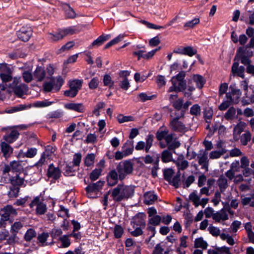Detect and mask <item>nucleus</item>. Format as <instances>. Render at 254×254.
Returning <instances> with one entry per match:
<instances>
[{
	"label": "nucleus",
	"mask_w": 254,
	"mask_h": 254,
	"mask_svg": "<svg viewBox=\"0 0 254 254\" xmlns=\"http://www.w3.org/2000/svg\"><path fill=\"white\" fill-rule=\"evenodd\" d=\"M133 193L134 190L131 187L120 184L113 189L111 196L115 202H120L131 197Z\"/></svg>",
	"instance_id": "nucleus-1"
},
{
	"label": "nucleus",
	"mask_w": 254,
	"mask_h": 254,
	"mask_svg": "<svg viewBox=\"0 0 254 254\" xmlns=\"http://www.w3.org/2000/svg\"><path fill=\"white\" fill-rule=\"evenodd\" d=\"M186 72L181 71L176 76L172 77L171 82L172 85L169 88V92H184L187 88V82L185 80Z\"/></svg>",
	"instance_id": "nucleus-2"
},
{
	"label": "nucleus",
	"mask_w": 254,
	"mask_h": 254,
	"mask_svg": "<svg viewBox=\"0 0 254 254\" xmlns=\"http://www.w3.org/2000/svg\"><path fill=\"white\" fill-rule=\"evenodd\" d=\"M147 213L149 218L148 229L151 232L149 241L151 242V238L154 236L156 233L155 227L159 225V216L157 215V210L154 207L149 208Z\"/></svg>",
	"instance_id": "nucleus-3"
},
{
	"label": "nucleus",
	"mask_w": 254,
	"mask_h": 254,
	"mask_svg": "<svg viewBox=\"0 0 254 254\" xmlns=\"http://www.w3.org/2000/svg\"><path fill=\"white\" fill-rule=\"evenodd\" d=\"M117 171L120 180H123L127 174L131 173L133 170L132 163L128 161L120 163L117 166Z\"/></svg>",
	"instance_id": "nucleus-4"
},
{
	"label": "nucleus",
	"mask_w": 254,
	"mask_h": 254,
	"mask_svg": "<svg viewBox=\"0 0 254 254\" xmlns=\"http://www.w3.org/2000/svg\"><path fill=\"white\" fill-rule=\"evenodd\" d=\"M17 215V211L11 205H7L0 210L1 219L3 221H10L11 218Z\"/></svg>",
	"instance_id": "nucleus-5"
},
{
	"label": "nucleus",
	"mask_w": 254,
	"mask_h": 254,
	"mask_svg": "<svg viewBox=\"0 0 254 254\" xmlns=\"http://www.w3.org/2000/svg\"><path fill=\"white\" fill-rule=\"evenodd\" d=\"M0 78L5 84L12 79V71L6 64H0Z\"/></svg>",
	"instance_id": "nucleus-6"
},
{
	"label": "nucleus",
	"mask_w": 254,
	"mask_h": 254,
	"mask_svg": "<svg viewBox=\"0 0 254 254\" xmlns=\"http://www.w3.org/2000/svg\"><path fill=\"white\" fill-rule=\"evenodd\" d=\"M245 51L246 50L244 49V47H239L237 50L236 54L234 58V61H238L239 59H241L242 64L245 65H248L251 64V61L249 57L246 56Z\"/></svg>",
	"instance_id": "nucleus-7"
},
{
	"label": "nucleus",
	"mask_w": 254,
	"mask_h": 254,
	"mask_svg": "<svg viewBox=\"0 0 254 254\" xmlns=\"http://www.w3.org/2000/svg\"><path fill=\"white\" fill-rule=\"evenodd\" d=\"M130 72L128 71H121L119 73L120 87L123 90H127L130 87V83L127 77Z\"/></svg>",
	"instance_id": "nucleus-8"
},
{
	"label": "nucleus",
	"mask_w": 254,
	"mask_h": 254,
	"mask_svg": "<svg viewBox=\"0 0 254 254\" xmlns=\"http://www.w3.org/2000/svg\"><path fill=\"white\" fill-rule=\"evenodd\" d=\"M32 35V30L29 27H23L17 32L18 37L24 42L28 41Z\"/></svg>",
	"instance_id": "nucleus-9"
},
{
	"label": "nucleus",
	"mask_w": 254,
	"mask_h": 254,
	"mask_svg": "<svg viewBox=\"0 0 254 254\" xmlns=\"http://www.w3.org/2000/svg\"><path fill=\"white\" fill-rule=\"evenodd\" d=\"M37 206L36 211L39 214H43L45 213L47 207L46 205L43 202H40V197H36L30 204V207L32 208Z\"/></svg>",
	"instance_id": "nucleus-10"
},
{
	"label": "nucleus",
	"mask_w": 254,
	"mask_h": 254,
	"mask_svg": "<svg viewBox=\"0 0 254 254\" xmlns=\"http://www.w3.org/2000/svg\"><path fill=\"white\" fill-rule=\"evenodd\" d=\"M181 117H176L170 121V125L172 129L175 131L183 132L185 131V125L179 121Z\"/></svg>",
	"instance_id": "nucleus-11"
},
{
	"label": "nucleus",
	"mask_w": 254,
	"mask_h": 254,
	"mask_svg": "<svg viewBox=\"0 0 254 254\" xmlns=\"http://www.w3.org/2000/svg\"><path fill=\"white\" fill-rule=\"evenodd\" d=\"M47 176L57 180L61 177V171L59 167H55L53 164H50L48 169Z\"/></svg>",
	"instance_id": "nucleus-12"
},
{
	"label": "nucleus",
	"mask_w": 254,
	"mask_h": 254,
	"mask_svg": "<svg viewBox=\"0 0 254 254\" xmlns=\"http://www.w3.org/2000/svg\"><path fill=\"white\" fill-rule=\"evenodd\" d=\"M238 62H234L232 65L231 71L234 74H237L238 76L245 78L244 71L245 68L244 66H239Z\"/></svg>",
	"instance_id": "nucleus-13"
},
{
	"label": "nucleus",
	"mask_w": 254,
	"mask_h": 254,
	"mask_svg": "<svg viewBox=\"0 0 254 254\" xmlns=\"http://www.w3.org/2000/svg\"><path fill=\"white\" fill-rule=\"evenodd\" d=\"M107 183L109 186H113L117 184L118 175L116 170H113L110 172L107 177Z\"/></svg>",
	"instance_id": "nucleus-14"
},
{
	"label": "nucleus",
	"mask_w": 254,
	"mask_h": 254,
	"mask_svg": "<svg viewBox=\"0 0 254 254\" xmlns=\"http://www.w3.org/2000/svg\"><path fill=\"white\" fill-rule=\"evenodd\" d=\"M158 196L153 191H148L144 194V202L150 205L154 203L157 200Z\"/></svg>",
	"instance_id": "nucleus-15"
},
{
	"label": "nucleus",
	"mask_w": 254,
	"mask_h": 254,
	"mask_svg": "<svg viewBox=\"0 0 254 254\" xmlns=\"http://www.w3.org/2000/svg\"><path fill=\"white\" fill-rule=\"evenodd\" d=\"M134 141L132 140H127L122 147L123 151L125 156H127L132 153L134 149Z\"/></svg>",
	"instance_id": "nucleus-16"
},
{
	"label": "nucleus",
	"mask_w": 254,
	"mask_h": 254,
	"mask_svg": "<svg viewBox=\"0 0 254 254\" xmlns=\"http://www.w3.org/2000/svg\"><path fill=\"white\" fill-rule=\"evenodd\" d=\"M19 133L15 129H12L8 134L3 136V139L8 143H11L15 141L19 137Z\"/></svg>",
	"instance_id": "nucleus-17"
},
{
	"label": "nucleus",
	"mask_w": 254,
	"mask_h": 254,
	"mask_svg": "<svg viewBox=\"0 0 254 254\" xmlns=\"http://www.w3.org/2000/svg\"><path fill=\"white\" fill-rule=\"evenodd\" d=\"M25 222V218H22L18 221H16L11 225L10 231L14 235H16L19 231L23 227V223Z\"/></svg>",
	"instance_id": "nucleus-18"
},
{
	"label": "nucleus",
	"mask_w": 254,
	"mask_h": 254,
	"mask_svg": "<svg viewBox=\"0 0 254 254\" xmlns=\"http://www.w3.org/2000/svg\"><path fill=\"white\" fill-rule=\"evenodd\" d=\"M64 107L67 109L78 112H82L84 110V106L82 103H68L64 105Z\"/></svg>",
	"instance_id": "nucleus-19"
},
{
	"label": "nucleus",
	"mask_w": 254,
	"mask_h": 254,
	"mask_svg": "<svg viewBox=\"0 0 254 254\" xmlns=\"http://www.w3.org/2000/svg\"><path fill=\"white\" fill-rule=\"evenodd\" d=\"M192 79L195 83L196 87L199 89H202L206 83L205 79L200 74H193Z\"/></svg>",
	"instance_id": "nucleus-20"
},
{
	"label": "nucleus",
	"mask_w": 254,
	"mask_h": 254,
	"mask_svg": "<svg viewBox=\"0 0 254 254\" xmlns=\"http://www.w3.org/2000/svg\"><path fill=\"white\" fill-rule=\"evenodd\" d=\"M1 150L3 153V156L7 158L10 156V154L12 153V148L7 143V142L3 141L1 143Z\"/></svg>",
	"instance_id": "nucleus-21"
},
{
	"label": "nucleus",
	"mask_w": 254,
	"mask_h": 254,
	"mask_svg": "<svg viewBox=\"0 0 254 254\" xmlns=\"http://www.w3.org/2000/svg\"><path fill=\"white\" fill-rule=\"evenodd\" d=\"M27 91V86L24 84H20L18 87L13 90L14 94L19 97H22L23 95L26 94Z\"/></svg>",
	"instance_id": "nucleus-22"
},
{
	"label": "nucleus",
	"mask_w": 254,
	"mask_h": 254,
	"mask_svg": "<svg viewBox=\"0 0 254 254\" xmlns=\"http://www.w3.org/2000/svg\"><path fill=\"white\" fill-rule=\"evenodd\" d=\"M103 185L104 182L99 181L95 183H92L89 185L86 188V190L88 193L98 190L103 187Z\"/></svg>",
	"instance_id": "nucleus-23"
},
{
	"label": "nucleus",
	"mask_w": 254,
	"mask_h": 254,
	"mask_svg": "<svg viewBox=\"0 0 254 254\" xmlns=\"http://www.w3.org/2000/svg\"><path fill=\"white\" fill-rule=\"evenodd\" d=\"M51 82L53 83V86L54 87V90L56 92L59 91L62 85L64 83V80L63 78L59 76L57 77L52 78L51 79Z\"/></svg>",
	"instance_id": "nucleus-24"
},
{
	"label": "nucleus",
	"mask_w": 254,
	"mask_h": 254,
	"mask_svg": "<svg viewBox=\"0 0 254 254\" xmlns=\"http://www.w3.org/2000/svg\"><path fill=\"white\" fill-rule=\"evenodd\" d=\"M64 38L62 30L55 33H49L48 34V39L51 42H57Z\"/></svg>",
	"instance_id": "nucleus-25"
},
{
	"label": "nucleus",
	"mask_w": 254,
	"mask_h": 254,
	"mask_svg": "<svg viewBox=\"0 0 254 254\" xmlns=\"http://www.w3.org/2000/svg\"><path fill=\"white\" fill-rule=\"evenodd\" d=\"M34 76L38 81H42L46 76V72L41 66H37L34 73Z\"/></svg>",
	"instance_id": "nucleus-26"
},
{
	"label": "nucleus",
	"mask_w": 254,
	"mask_h": 254,
	"mask_svg": "<svg viewBox=\"0 0 254 254\" xmlns=\"http://www.w3.org/2000/svg\"><path fill=\"white\" fill-rule=\"evenodd\" d=\"M161 160L163 163H168L171 161L175 162L173 159L172 152L168 149L165 150L162 152Z\"/></svg>",
	"instance_id": "nucleus-27"
},
{
	"label": "nucleus",
	"mask_w": 254,
	"mask_h": 254,
	"mask_svg": "<svg viewBox=\"0 0 254 254\" xmlns=\"http://www.w3.org/2000/svg\"><path fill=\"white\" fill-rule=\"evenodd\" d=\"M111 36L109 35H101L99 36L96 40H94L92 45L90 46V48L94 46L98 47L101 45L104 42L108 40L110 38Z\"/></svg>",
	"instance_id": "nucleus-28"
},
{
	"label": "nucleus",
	"mask_w": 254,
	"mask_h": 254,
	"mask_svg": "<svg viewBox=\"0 0 254 254\" xmlns=\"http://www.w3.org/2000/svg\"><path fill=\"white\" fill-rule=\"evenodd\" d=\"M83 81L79 79H75L69 82V88L77 92L81 89Z\"/></svg>",
	"instance_id": "nucleus-29"
},
{
	"label": "nucleus",
	"mask_w": 254,
	"mask_h": 254,
	"mask_svg": "<svg viewBox=\"0 0 254 254\" xmlns=\"http://www.w3.org/2000/svg\"><path fill=\"white\" fill-rule=\"evenodd\" d=\"M24 182V179L21 177L19 175H17L10 179V183L12 186L18 187L22 186Z\"/></svg>",
	"instance_id": "nucleus-30"
},
{
	"label": "nucleus",
	"mask_w": 254,
	"mask_h": 254,
	"mask_svg": "<svg viewBox=\"0 0 254 254\" xmlns=\"http://www.w3.org/2000/svg\"><path fill=\"white\" fill-rule=\"evenodd\" d=\"M208 244L206 241L203 240L202 237H199L195 239L194 241V248H201L203 250L207 249Z\"/></svg>",
	"instance_id": "nucleus-31"
},
{
	"label": "nucleus",
	"mask_w": 254,
	"mask_h": 254,
	"mask_svg": "<svg viewBox=\"0 0 254 254\" xmlns=\"http://www.w3.org/2000/svg\"><path fill=\"white\" fill-rule=\"evenodd\" d=\"M200 153L199 155L197 156V158L198 159V163L199 164H202L205 163H208V153L206 151H204L203 149L200 150L199 151Z\"/></svg>",
	"instance_id": "nucleus-32"
},
{
	"label": "nucleus",
	"mask_w": 254,
	"mask_h": 254,
	"mask_svg": "<svg viewBox=\"0 0 254 254\" xmlns=\"http://www.w3.org/2000/svg\"><path fill=\"white\" fill-rule=\"evenodd\" d=\"M180 177L181 173L180 171H178L176 175L173 178V179H171V181L168 182L169 184L174 186L176 189L179 188L180 187L179 183L180 182Z\"/></svg>",
	"instance_id": "nucleus-33"
},
{
	"label": "nucleus",
	"mask_w": 254,
	"mask_h": 254,
	"mask_svg": "<svg viewBox=\"0 0 254 254\" xmlns=\"http://www.w3.org/2000/svg\"><path fill=\"white\" fill-rule=\"evenodd\" d=\"M50 156V154L46 152H44L41 156V158L35 164V166L38 168L42 167L43 165L46 163V159L47 157Z\"/></svg>",
	"instance_id": "nucleus-34"
},
{
	"label": "nucleus",
	"mask_w": 254,
	"mask_h": 254,
	"mask_svg": "<svg viewBox=\"0 0 254 254\" xmlns=\"http://www.w3.org/2000/svg\"><path fill=\"white\" fill-rule=\"evenodd\" d=\"M12 172H19L23 169V166L19 161H13L10 162Z\"/></svg>",
	"instance_id": "nucleus-35"
},
{
	"label": "nucleus",
	"mask_w": 254,
	"mask_h": 254,
	"mask_svg": "<svg viewBox=\"0 0 254 254\" xmlns=\"http://www.w3.org/2000/svg\"><path fill=\"white\" fill-rule=\"evenodd\" d=\"M30 106H27L26 105H19L13 107L11 108L10 109L7 110L6 112L7 113H13L16 112H19L21 111H23L26 110L28 108H30Z\"/></svg>",
	"instance_id": "nucleus-36"
},
{
	"label": "nucleus",
	"mask_w": 254,
	"mask_h": 254,
	"mask_svg": "<svg viewBox=\"0 0 254 254\" xmlns=\"http://www.w3.org/2000/svg\"><path fill=\"white\" fill-rule=\"evenodd\" d=\"M65 15L67 18H74L76 17V13L69 5L66 4L64 6Z\"/></svg>",
	"instance_id": "nucleus-37"
},
{
	"label": "nucleus",
	"mask_w": 254,
	"mask_h": 254,
	"mask_svg": "<svg viewBox=\"0 0 254 254\" xmlns=\"http://www.w3.org/2000/svg\"><path fill=\"white\" fill-rule=\"evenodd\" d=\"M218 185L221 192H223L228 187L227 180L223 177H220L218 180Z\"/></svg>",
	"instance_id": "nucleus-38"
},
{
	"label": "nucleus",
	"mask_w": 254,
	"mask_h": 254,
	"mask_svg": "<svg viewBox=\"0 0 254 254\" xmlns=\"http://www.w3.org/2000/svg\"><path fill=\"white\" fill-rule=\"evenodd\" d=\"M164 179L168 182L171 181L174 171L172 168H167L163 170Z\"/></svg>",
	"instance_id": "nucleus-39"
},
{
	"label": "nucleus",
	"mask_w": 254,
	"mask_h": 254,
	"mask_svg": "<svg viewBox=\"0 0 254 254\" xmlns=\"http://www.w3.org/2000/svg\"><path fill=\"white\" fill-rule=\"evenodd\" d=\"M36 232L34 229H29L25 234L24 239L27 242H29L33 238L36 237Z\"/></svg>",
	"instance_id": "nucleus-40"
},
{
	"label": "nucleus",
	"mask_w": 254,
	"mask_h": 254,
	"mask_svg": "<svg viewBox=\"0 0 254 254\" xmlns=\"http://www.w3.org/2000/svg\"><path fill=\"white\" fill-rule=\"evenodd\" d=\"M184 55H187L189 57H192L195 55L197 53V50L195 49H193L191 46H187L184 47Z\"/></svg>",
	"instance_id": "nucleus-41"
},
{
	"label": "nucleus",
	"mask_w": 254,
	"mask_h": 254,
	"mask_svg": "<svg viewBox=\"0 0 254 254\" xmlns=\"http://www.w3.org/2000/svg\"><path fill=\"white\" fill-rule=\"evenodd\" d=\"M236 114V109L234 107H230L228 110L227 111V112L224 115V118L225 119L229 121L231 120H232L235 115Z\"/></svg>",
	"instance_id": "nucleus-42"
},
{
	"label": "nucleus",
	"mask_w": 254,
	"mask_h": 254,
	"mask_svg": "<svg viewBox=\"0 0 254 254\" xmlns=\"http://www.w3.org/2000/svg\"><path fill=\"white\" fill-rule=\"evenodd\" d=\"M189 199L193 202L195 207L199 205L200 197L196 194L195 191L191 192L189 195Z\"/></svg>",
	"instance_id": "nucleus-43"
},
{
	"label": "nucleus",
	"mask_w": 254,
	"mask_h": 254,
	"mask_svg": "<svg viewBox=\"0 0 254 254\" xmlns=\"http://www.w3.org/2000/svg\"><path fill=\"white\" fill-rule=\"evenodd\" d=\"M117 120L121 124L125 122L133 121L134 118L131 116H125L122 114H120L117 117Z\"/></svg>",
	"instance_id": "nucleus-44"
},
{
	"label": "nucleus",
	"mask_w": 254,
	"mask_h": 254,
	"mask_svg": "<svg viewBox=\"0 0 254 254\" xmlns=\"http://www.w3.org/2000/svg\"><path fill=\"white\" fill-rule=\"evenodd\" d=\"M251 139V134L249 131H247L244 133L241 139L242 144L243 145H247L248 142Z\"/></svg>",
	"instance_id": "nucleus-45"
},
{
	"label": "nucleus",
	"mask_w": 254,
	"mask_h": 254,
	"mask_svg": "<svg viewBox=\"0 0 254 254\" xmlns=\"http://www.w3.org/2000/svg\"><path fill=\"white\" fill-rule=\"evenodd\" d=\"M200 107L197 104L193 105L190 109V114L195 116L200 115Z\"/></svg>",
	"instance_id": "nucleus-46"
},
{
	"label": "nucleus",
	"mask_w": 254,
	"mask_h": 254,
	"mask_svg": "<svg viewBox=\"0 0 254 254\" xmlns=\"http://www.w3.org/2000/svg\"><path fill=\"white\" fill-rule=\"evenodd\" d=\"M102 169L98 168L94 169L90 174V178L92 181L96 180L100 176Z\"/></svg>",
	"instance_id": "nucleus-47"
},
{
	"label": "nucleus",
	"mask_w": 254,
	"mask_h": 254,
	"mask_svg": "<svg viewBox=\"0 0 254 254\" xmlns=\"http://www.w3.org/2000/svg\"><path fill=\"white\" fill-rule=\"evenodd\" d=\"M19 192V187L12 186L10 187V190L8 192V195L10 197H15L17 196Z\"/></svg>",
	"instance_id": "nucleus-48"
},
{
	"label": "nucleus",
	"mask_w": 254,
	"mask_h": 254,
	"mask_svg": "<svg viewBox=\"0 0 254 254\" xmlns=\"http://www.w3.org/2000/svg\"><path fill=\"white\" fill-rule=\"evenodd\" d=\"M200 22L199 19L198 18H194L191 20H190L186 23L184 25V27H188L189 28H193L195 25L198 24Z\"/></svg>",
	"instance_id": "nucleus-49"
},
{
	"label": "nucleus",
	"mask_w": 254,
	"mask_h": 254,
	"mask_svg": "<svg viewBox=\"0 0 254 254\" xmlns=\"http://www.w3.org/2000/svg\"><path fill=\"white\" fill-rule=\"evenodd\" d=\"M37 154V149L36 148H29L24 156L27 158H33Z\"/></svg>",
	"instance_id": "nucleus-50"
},
{
	"label": "nucleus",
	"mask_w": 254,
	"mask_h": 254,
	"mask_svg": "<svg viewBox=\"0 0 254 254\" xmlns=\"http://www.w3.org/2000/svg\"><path fill=\"white\" fill-rule=\"evenodd\" d=\"M175 163L177 165V167L179 170H184L187 169L189 166V162L187 160H183L181 163H180L179 161H175Z\"/></svg>",
	"instance_id": "nucleus-51"
},
{
	"label": "nucleus",
	"mask_w": 254,
	"mask_h": 254,
	"mask_svg": "<svg viewBox=\"0 0 254 254\" xmlns=\"http://www.w3.org/2000/svg\"><path fill=\"white\" fill-rule=\"evenodd\" d=\"M74 45V43L73 41L67 42L65 45H64L61 48L58 50L57 53L61 54L65 51L69 50Z\"/></svg>",
	"instance_id": "nucleus-52"
},
{
	"label": "nucleus",
	"mask_w": 254,
	"mask_h": 254,
	"mask_svg": "<svg viewBox=\"0 0 254 254\" xmlns=\"http://www.w3.org/2000/svg\"><path fill=\"white\" fill-rule=\"evenodd\" d=\"M49 237L48 233H43L38 236L37 239L38 242L41 244L42 246H44L48 238Z\"/></svg>",
	"instance_id": "nucleus-53"
},
{
	"label": "nucleus",
	"mask_w": 254,
	"mask_h": 254,
	"mask_svg": "<svg viewBox=\"0 0 254 254\" xmlns=\"http://www.w3.org/2000/svg\"><path fill=\"white\" fill-rule=\"evenodd\" d=\"M103 82L105 86L111 87L113 86L114 82L112 80L111 77L108 74L104 75L103 78Z\"/></svg>",
	"instance_id": "nucleus-54"
},
{
	"label": "nucleus",
	"mask_w": 254,
	"mask_h": 254,
	"mask_svg": "<svg viewBox=\"0 0 254 254\" xmlns=\"http://www.w3.org/2000/svg\"><path fill=\"white\" fill-rule=\"evenodd\" d=\"M138 97L142 102H145L147 100H151L156 98L157 96L155 95L149 96L147 95L146 93H141L139 94Z\"/></svg>",
	"instance_id": "nucleus-55"
},
{
	"label": "nucleus",
	"mask_w": 254,
	"mask_h": 254,
	"mask_svg": "<svg viewBox=\"0 0 254 254\" xmlns=\"http://www.w3.org/2000/svg\"><path fill=\"white\" fill-rule=\"evenodd\" d=\"M226 151H224L223 149L222 151L214 150L211 151L209 154L210 158L214 159H217L221 157V156L224 153H225Z\"/></svg>",
	"instance_id": "nucleus-56"
},
{
	"label": "nucleus",
	"mask_w": 254,
	"mask_h": 254,
	"mask_svg": "<svg viewBox=\"0 0 254 254\" xmlns=\"http://www.w3.org/2000/svg\"><path fill=\"white\" fill-rule=\"evenodd\" d=\"M153 140V135L149 134L147 136L146 139V143L145 144V151L146 152H148L149 149L152 146V142Z\"/></svg>",
	"instance_id": "nucleus-57"
},
{
	"label": "nucleus",
	"mask_w": 254,
	"mask_h": 254,
	"mask_svg": "<svg viewBox=\"0 0 254 254\" xmlns=\"http://www.w3.org/2000/svg\"><path fill=\"white\" fill-rule=\"evenodd\" d=\"M95 155L93 154H89L86 157L84 162L87 166H90L94 163Z\"/></svg>",
	"instance_id": "nucleus-58"
},
{
	"label": "nucleus",
	"mask_w": 254,
	"mask_h": 254,
	"mask_svg": "<svg viewBox=\"0 0 254 254\" xmlns=\"http://www.w3.org/2000/svg\"><path fill=\"white\" fill-rule=\"evenodd\" d=\"M22 77L24 81L27 83L30 82L33 79V75L29 71H24L22 73Z\"/></svg>",
	"instance_id": "nucleus-59"
},
{
	"label": "nucleus",
	"mask_w": 254,
	"mask_h": 254,
	"mask_svg": "<svg viewBox=\"0 0 254 254\" xmlns=\"http://www.w3.org/2000/svg\"><path fill=\"white\" fill-rule=\"evenodd\" d=\"M53 102L45 100L42 101H38L34 103V106L36 107H44L50 106Z\"/></svg>",
	"instance_id": "nucleus-60"
},
{
	"label": "nucleus",
	"mask_w": 254,
	"mask_h": 254,
	"mask_svg": "<svg viewBox=\"0 0 254 254\" xmlns=\"http://www.w3.org/2000/svg\"><path fill=\"white\" fill-rule=\"evenodd\" d=\"M99 83L98 77L93 78L89 83V87L91 89H94L97 88Z\"/></svg>",
	"instance_id": "nucleus-61"
},
{
	"label": "nucleus",
	"mask_w": 254,
	"mask_h": 254,
	"mask_svg": "<svg viewBox=\"0 0 254 254\" xmlns=\"http://www.w3.org/2000/svg\"><path fill=\"white\" fill-rule=\"evenodd\" d=\"M183 99H179L173 103V106L176 110L180 111L183 107Z\"/></svg>",
	"instance_id": "nucleus-62"
},
{
	"label": "nucleus",
	"mask_w": 254,
	"mask_h": 254,
	"mask_svg": "<svg viewBox=\"0 0 254 254\" xmlns=\"http://www.w3.org/2000/svg\"><path fill=\"white\" fill-rule=\"evenodd\" d=\"M172 219V217L171 215L168 214L166 216H160V222H162L163 224L165 225H169L171 220Z\"/></svg>",
	"instance_id": "nucleus-63"
},
{
	"label": "nucleus",
	"mask_w": 254,
	"mask_h": 254,
	"mask_svg": "<svg viewBox=\"0 0 254 254\" xmlns=\"http://www.w3.org/2000/svg\"><path fill=\"white\" fill-rule=\"evenodd\" d=\"M123 232L124 230L122 227L119 225L115 226L114 228V235L116 238H119L121 237Z\"/></svg>",
	"instance_id": "nucleus-64"
}]
</instances>
